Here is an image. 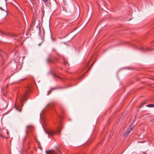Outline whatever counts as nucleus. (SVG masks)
<instances>
[{
  "label": "nucleus",
  "mask_w": 154,
  "mask_h": 154,
  "mask_svg": "<svg viewBox=\"0 0 154 154\" xmlns=\"http://www.w3.org/2000/svg\"><path fill=\"white\" fill-rule=\"evenodd\" d=\"M46 153L47 154H61V153L59 147L57 148L56 150H50L46 151Z\"/></svg>",
  "instance_id": "nucleus-1"
},
{
  "label": "nucleus",
  "mask_w": 154,
  "mask_h": 154,
  "mask_svg": "<svg viewBox=\"0 0 154 154\" xmlns=\"http://www.w3.org/2000/svg\"><path fill=\"white\" fill-rule=\"evenodd\" d=\"M62 128V126H59L58 128V130L56 131H49V132H47V134H48V135H53L54 134H59L60 133V132L61 131Z\"/></svg>",
  "instance_id": "nucleus-2"
},
{
  "label": "nucleus",
  "mask_w": 154,
  "mask_h": 154,
  "mask_svg": "<svg viewBox=\"0 0 154 154\" xmlns=\"http://www.w3.org/2000/svg\"><path fill=\"white\" fill-rule=\"evenodd\" d=\"M132 128V127H130L129 128H128L127 130L126 131L125 133L124 134V135L125 136H127L130 133V131L131 130Z\"/></svg>",
  "instance_id": "nucleus-3"
},
{
  "label": "nucleus",
  "mask_w": 154,
  "mask_h": 154,
  "mask_svg": "<svg viewBox=\"0 0 154 154\" xmlns=\"http://www.w3.org/2000/svg\"><path fill=\"white\" fill-rule=\"evenodd\" d=\"M27 130L26 132H29V131L31 130H32V129H33V127L31 126H28L27 127Z\"/></svg>",
  "instance_id": "nucleus-4"
},
{
  "label": "nucleus",
  "mask_w": 154,
  "mask_h": 154,
  "mask_svg": "<svg viewBox=\"0 0 154 154\" xmlns=\"http://www.w3.org/2000/svg\"><path fill=\"white\" fill-rule=\"evenodd\" d=\"M147 106L149 107H153L154 105L153 104H150L147 105Z\"/></svg>",
  "instance_id": "nucleus-5"
},
{
  "label": "nucleus",
  "mask_w": 154,
  "mask_h": 154,
  "mask_svg": "<svg viewBox=\"0 0 154 154\" xmlns=\"http://www.w3.org/2000/svg\"><path fill=\"white\" fill-rule=\"evenodd\" d=\"M26 153V150H23L22 152V154H24V153Z\"/></svg>",
  "instance_id": "nucleus-6"
},
{
  "label": "nucleus",
  "mask_w": 154,
  "mask_h": 154,
  "mask_svg": "<svg viewBox=\"0 0 154 154\" xmlns=\"http://www.w3.org/2000/svg\"><path fill=\"white\" fill-rule=\"evenodd\" d=\"M51 92V91H49L48 92V94H50Z\"/></svg>",
  "instance_id": "nucleus-7"
},
{
  "label": "nucleus",
  "mask_w": 154,
  "mask_h": 154,
  "mask_svg": "<svg viewBox=\"0 0 154 154\" xmlns=\"http://www.w3.org/2000/svg\"><path fill=\"white\" fill-rule=\"evenodd\" d=\"M43 1L44 2H47L48 1V0H43Z\"/></svg>",
  "instance_id": "nucleus-8"
},
{
  "label": "nucleus",
  "mask_w": 154,
  "mask_h": 154,
  "mask_svg": "<svg viewBox=\"0 0 154 154\" xmlns=\"http://www.w3.org/2000/svg\"><path fill=\"white\" fill-rule=\"evenodd\" d=\"M47 60H48V62H49L50 60L49 59H48Z\"/></svg>",
  "instance_id": "nucleus-9"
},
{
  "label": "nucleus",
  "mask_w": 154,
  "mask_h": 154,
  "mask_svg": "<svg viewBox=\"0 0 154 154\" xmlns=\"http://www.w3.org/2000/svg\"><path fill=\"white\" fill-rule=\"evenodd\" d=\"M15 108H16V109H17H17V108H16V107H15Z\"/></svg>",
  "instance_id": "nucleus-10"
},
{
  "label": "nucleus",
  "mask_w": 154,
  "mask_h": 154,
  "mask_svg": "<svg viewBox=\"0 0 154 154\" xmlns=\"http://www.w3.org/2000/svg\"><path fill=\"white\" fill-rule=\"evenodd\" d=\"M31 1H34V0H30Z\"/></svg>",
  "instance_id": "nucleus-11"
},
{
  "label": "nucleus",
  "mask_w": 154,
  "mask_h": 154,
  "mask_svg": "<svg viewBox=\"0 0 154 154\" xmlns=\"http://www.w3.org/2000/svg\"><path fill=\"white\" fill-rule=\"evenodd\" d=\"M40 45V44H39V45Z\"/></svg>",
  "instance_id": "nucleus-12"
},
{
  "label": "nucleus",
  "mask_w": 154,
  "mask_h": 154,
  "mask_svg": "<svg viewBox=\"0 0 154 154\" xmlns=\"http://www.w3.org/2000/svg\"><path fill=\"white\" fill-rule=\"evenodd\" d=\"M0 136H1V137H2V135H0Z\"/></svg>",
  "instance_id": "nucleus-13"
}]
</instances>
